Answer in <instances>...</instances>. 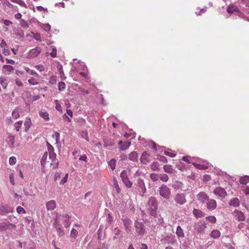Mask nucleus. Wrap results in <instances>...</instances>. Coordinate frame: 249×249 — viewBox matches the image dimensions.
Masks as SVG:
<instances>
[{"label": "nucleus", "mask_w": 249, "mask_h": 249, "mask_svg": "<svg viewBox=\"0 0 249 249\" xmlns=\"http://www.w3.org/2000/svg\"><path fill=\"white\" fill-rule=\"evenodd\" d=\"M32 125L31 120L30 118H26L24 122L25 130L27 131Z\"/></svg>", "instance_id": "obj_26"}, {"label": "nucleus", "mask_w": 249, "mask_h": 249, "mask_svg": "<svg viewBox=\"0 0 249 249\" xmlns=\"http://www.w3.org/2000/svg\"><path fill=\"white\" fill-rule=\"evenodd\" d=\"M41 51V49L40 48V47H37L34 49H33L29 51L28 55V57L29 58H33L36 57L39 55Z\"/></svg>", "instance_id": "obj_11"}, {"label": "nucleus", "mask_w": 249, "mask_h": 249, "mask_svg": "<svg viewBox=\"0 0 249 249\" xmlns=\"http://www.w3.org/2000/svg\"><path fill=\"white\" fill-rule=\"evenodd\" d=\"M17 211L19 214L21 213H26L25 210L22 207H21L20 206H18L17 208Z\"/></svg>", "instance_id": "obj_49"}, {"label": "nucleus", "mask_w": 249, "mask_h": 249, "mask_svg": "<svg viewBox=\"0 0 249 249\" xmlns=\"http://www.w3.org/2000/svg\"><path fill=\"white\" fill-rule=\"evenodd\" d=\"M163 169L164 172L167 173L172 174L174 172V169L171 165H165L163 166Z\"/></svg>", "instance_id": "obj_24"}, {"label": "nucleus", "mask_w": 249, "mask_h": 249, "mask_svg": "<svg viewBox=\"0 0 249 249\" xmlns=\"http://www.w3.org/2000/svg\"><path fill=\"white\" fill-rule=\"evenodd\" d=\"M159 179L162 181L167 182L169 179V177L166 174H159Z\"/></svg>", "instance_id": "obj_36"}, {"label": "nucleus", "mask_w": 249, "mask_h": 249, "mask_svg": "<svg viewBox=\"0 0 249 249\" xmlns=\"http://www.w3.org/2000/svg\"><path fill=\"white\" fill-rule=\"evenodd\" d=\"M172 187L175 190L181 189L183 191H186V189H184V186L183 183L178 180H175L173 182Z\"/></svg>", "instance_id": "obj_16"}, {"label": "nucleus", "mask_w": 249, "mask_h": 249, "mask_svg": "<svg viewBox=\"0 0 249 249\" xmlns=\"http://www.w3.org/2000/svg\"><path fill=\"white\" fill-rule=\"evenodd\" d=\"M160 195L165 199H169L171 196L170 189L165 185L162 184L159 188Z\"/></svg>", "instance_id": "obj_3"}, {"label": "nucleus", "mask_w": 249, "mask_h": 249, "mask_svg": "<svg viewBox=\"0 0 249 249\" xmlns=\"http://www.w3.org/2000/svg\"><path fill=\"white\" fill-rule=\"evenodd\" d=\"M53 137L55 138L56 142L57 143L59 141L60 134L58 132H56L53 135Z\"/></svg>", "instance_id": "obj_53"}, {"label": "nucleus", "mask_w": 249, "mask_h": 249, "mask_svg": "<svg viewBox=\"0 0 249 249\" xmlns=\"http://www.w3.org/2000/svg\"><path fill=\"white\" fill-rule=\"evenodd\" d=\"M164 154L165 155H167V156H168L170 157H172V158H173V157H175L176 156V154H174V153H171V152H167V151H165L164 152Z\"/></svg>", "instance_id": "obj_61"}, {"label": "nucleus", "mask_w": 249, "mask_h": 249, "mask_svg": "<svg viewBox=\"0 0 249 249\" xmlns=\"http://www.w3.org/2000/svg\"><path fill=\"white\" fill-rule=\"evenodd\" d=\"M48 157V153L47 152H46L44 153V154L43 155L41 159V164L42 166H44L46 162V160Z\"/></svg>", "instance_id": "obj_35"}, {"label": "nucleus", "mask_w": 249, "mask_h": 249, "mask_svg": "<svg viewBox=\"0 0 249 249\" xmlns=\"http://www.w3.org/2000/svg\"><path fill=\"white\" fill-rule=\"evenodd\" d=\"M116 162V160L114 159H111L108 162V165L112 170H114L115 168Z\"/></svg>", "instance_id": "obj_37"}, {"label": "nucleus", "mask_w": 249, "mask_h": 249, "mask_svg": "<svg viewBox=\"0 0 249 249\" xmlns=\"http://www.w3.org/2000/svg\"><path fill=\"white\" fill-rule=\"evenodd\" d=\"M2 21L3 22V23L6 26H10V25H11L12 24V22L11 21L9 20L2 19Z\"/></svg>", "instance_id": "obj_62"}, {"label": "nucleus", "mask_w": 249, "mask_h": 249, "mask_svg": "<svg viewBox=\"0 0 249 249\" xmlns=\"http://www.w3.org/2000/svg\"><path fill=\"white\" fill-rule=\"evenodd\" d=\"M120 177L122 178V180L123 179L128 178V176L126 171L125 170H123L121 173Z\"/></svg>", "instance_id": "obj_47"}, {"label": "nucleus", "mask_w": 249, "mask_h": 249, "mask_svg": "<svg viewBox=\"0 0 249 249\" xmlns=\"http://www.w3.org/2000/svg\"><path fill=\"white\" fill-rule=\"evenodd\" d=\"M35 79L32 77V78L29 79L28 80V82L31 85H35L37 84V83H35Z\"/></svg>", "instance_id": "obj_60"}, {"label": "nucleus", "mask_w": 249, "mask_h": 249, "mask_svg": "<svg viewBox=\"0 0 249 249\" xmlns=\"http://www.w3.org/2000/svg\"><path fill=\"white\" fill-rule=\"evenodd\" d=\"M206 219L212 223H215L216 221L215 217L213 215L208 216L206 217Z\"/></svg>", "instance_id": "obj_42"}, {"label": "nucleus", "mask_w": 249, "mask_h": 249, "mask_svg": "<svg viewBox=\"0 0 249 249\" xmlns=\"http://www.w3.org/2000/svg\"><path fill=\"white\" fill-rule=\"evenodd\" d=\"M0 84L3 89H5L8 85L6 79L2 76H0Z\"/></svg>", "instance_id": "obj_30"}, {"label": "nucleus", "mask_w": 249, "mask_h": 249, "mask_svg": "<svg viewBox=\"0 0 249 249\" xmlns=\"http://www.w3.org/2000/svg\"><path fill=\"white\" fill-rule=\"evenodd\" d=\"M16 229V226L13 224L10 223V222L5 223L2 222L0 223V231H6V230H15Z\"/></svg>", "instance_id": "obj_7"}, {"label": "nucleus", "mask_w": 249, "mask_h": 249, "mask_svg": "<svg viewBox=\"0 0 249 249\" xmlns=\"http://www.w3.org/2000/svg\"><path fill=\"white\" fill-rule=\"evenodd\" d=\"M134 227L139 236L142 237L146 233V228L143 222L136 220L134 222Z\"/></svg>", "instance_id": "obj_2"}, {"label": "nucleus", "mask_w": 249, "mask_h": 249, "mask_svg": "<svg viewBox=\"0 0 249 249\" xmlns=\"http://www.w3.org/2000/svg\"><path fill=\"white\" fill-rule=\"evenodd\" d=\"M122 220L123 222L125 230L127 232L130 231L131 225L132 224V221L128 218L125 216H123Z\"/></svg>", "instance_id": "obj_13"}, {"label": "nucleus", "mask_w": 249, "mask_h": 249, "mask_svg": "<svg viewBox=\"0 0 249 249\" xmlns=\"http://www.w3.org/2000/svg\"><path fill=\"white\" fill-rule=\"evenodd\" d=\"M227 11L229 13H233L234 12H239V10L238 7L234 4H230L227 8Z\"/></svg>", "instance_id": "obj_18"}, {"label": "nucleus", "mask_w": 249, "mask_h": 249, "mask_svg": "<svg viewBox=\"0 0 249 249\" xmlns=\"http://www.w3.org/2000/svg\"><path fill=\"white\" fill-rule=\"evenodd\" d=\"M52 163H51V164L53 165V168H56L58 167V164H59V161L57 159H56V160H55V161L52 160Z\"/></svg>", "instance_id": "obj_54"}, {"label": "nucleus", "mask_w": 249, "mask_h": 249, "mask_svg": "<svg viewBox=\"0 0 249 249\" xmlns=\"http://www.w3.org/2000/svg\"><path fill=\"white\" fill-rule=\"evenodd\" d=\"M61 172H56L54 176V180L56 181L57 179H59L61 177Z\"/></svg>", "instance_id": "obj_59"}, {"label": "nucleus", "mask_w": 249, "mask_h": 249, "mask_svg": "<svg viewBox=\"0 0 249 249\" xmlns=\"http://www.w3.org/2000/svg\"><path fill=\"white\" fill-rule=\"evenodd\" d=\"M57 50L56 48H53L52 50V52L50 53V55L53 57H55L56 56Z\"/></svg>", "instance_id": "obj_56"}, {"label": "nucleus", "mask_w": 249, "mask_h": 249, "mask_svg": "<svg viewBox=\"0 0 249 249\" xmlns=\"http://www.w3.org/2000/svg\"><path fill=\"white\" fill-rule=\"evenodd\" d=\"M9 164L10 165H14L16 162V158L15 157H11L9 159Z\"/></svg>", "instance_id": "obj_51"}, {"label": "nucleus", "mask_w": 249, "mask_h": 249, "mask_svg": "<svg viewBox=\"0 0 249 249\" xmlns=\"http://www.w3.org/2000/svg\"><path fill=\"white\" fill-rule=\"evenodd\" d=\"M147 246L144 243H142L140 247V249H147Z\"/></svg>", "instance_id": "obj_64"}, {"label": "nucleus", "mask_w": 249, "mask_h": 249, "mask_svg": "<svg viewBox=\"0 0 249 249\" xmlns=\"http://www.w3.org/2000/svg\"><path fill=\"white\" fill-rule=\"evenodd\" d=\"M16 3L18 4L22 7H27L26 4L22 0H17V1H16Z\"/></svg>", "instance_id": "obj_52"}, {"label": "nucleus", "mask_w": 249, "mask_h": 249, "mask_svg": "<svg viewBox=\"0 0 249 249\" xmlns=\"http://www.w3.org/2000/svg\"><path fill=\"white\" fill-rule=\"evenodd\" d=\"M12 117L14 119H17L19 117V111L18 109L14 110L12 114Z\"/></svg>", "instance_id": "obj_44"}, {"label": "nucleus", "mask_w": 249, "mask_h": 249, "mask_svg": "<svg viewBox=\"0 0 249 249\" xmlns=\"http://www.w3.org/2000/svg\"><path fill=\"white\" fill-rule=\"evenodd\" d=\"M49 153L50 159H51L52 160H56V159H57L56 154L53 151L49 152Z\"/></svg>", "instance_id": "obj_43"}, {"label": "nucleus", "mask_w": 249, "mask_h": 249, "mask_svg": "<svg viewBox=\"0 0 249 249\" xmlns=\"http://www.w3.org/2000/svg\"><path fill=\"white\" fill-rule=\"evenodd\" d=\"M39 115L46 120H48L49 119V114L47 112H40Z\"/></svg>", "instance_id": "obj_40"}, {"label": "nucleus", "mask_w": 249, "mask_h": 249, "mask_svg": "<svg viewBox=\"0 0 249 249\" xmlns=\"http://www.w3.org/2000/svg\"><path fill=\"white\" fill-rule=\"evenodd\" d=\"M194 165L197 168L201 169V170L205 169L207 168V167L206 166L201 165V164H194Z\"/></svg>", "instance_id": "obj_58"}, {"label": "nucleus", "mask_w": 249, "mask_h": 249, "mask_svg": "<svg viewBox=\"0 0 249 249\" xmlns=\"http://www.w3.org/2000/svg\"><path fill=\"white\" fill-rule=\"evenodd\" d=\"M63 217H65L66 218V220L64 221V226L65 228H67L69 227L70 225V218H71L70 216L68 214H64L62 215Z\"/></svg>", "instance_id": "obj_29"}, {"label": "nucleus", "mask_w": 249, "mask_h": 249, "mask_svg": "<svg viewBox=\"0 0 249 249\" xmlns=\"http://www.w3.org/2000/svg\"><path fill=\"white\" fill-rule=\"evenodd\" d=\"M68 174H66L65 176V177L63 178V179L60 181V184H64L65 183H66L68 179Z\"/></svg>", "instance_id": "obj_57"}, {"label": "nucleus", "mask_w": 249, "mask_h": 249, "mask_svg": "<svg viewBox=\"0 0 249 249\" xmlns=\"http://www.w3.org/2000/svg\"><path fill=\"white\" fill-rule=\"evenodd\" d=\"M150 179L153 181L156 182L159 179V174L156 173H151L150 175Z\"/></svg>", "instance_id": "obj_34"}, {"label": "nucleus", "mask_w": 249, "mask_h": 249, "mask_svg": "<svg viewBox=\"0 0 249 249\" xmlns=\"http://www.w3.org/2000/svg\"><path fill=\"white\" fill-rule=\"evenodd\" d=\"M56 207L55 201L53 200L48 201L46 204V208L48 210H53Z\"/></svg>", "instance_id": "obj_20"}, {"label": "nucleus", "mask_w": 249, "mask_h": 249, "mask_svg": "<svg viewBox=\"0 0 249 249\" xmlns=\"http://www.w3.org/2000/svg\"><path fill=\"white\" fill-rule=\"evenodd\" d=\"M194 227L195 229L199 233H203L206 228V223L203 221H200L196 223Z\"/></svg>", "instance_id": "obj_10"}, {"label": "nucleus", "mask_w": 249, "mask_h": 249, "mask_svg": "<svg viewBox=\"0 0 249 249\" xmlns=\"http://www.w3.org/2000/svg\"><path fill=\"white\" fill-rule=\"evenodd\" d=\"M233 213L235 219L238 221H243L245 220V216L241 211L235 210Z\"/></svg>", "instance_id": "obj_15"}, {"label": "nucleus", "mask_w": 249, "mask_h": 249, "mask_svg": "<svg viewBox=\"0 0 249 249\" xmlns=\"http://www.w3.org/2000/svg\"><path fill=\"white\" fill-rule=\"evenodd\" d=\"M149 155L146 152H144L140 158V161L143 164H147L149 162Z\"/></svg>", "instance_id": "obj_17"}, {"label": "nucleus", "mask_w": 249, "mask_h": 249, "mask_svg": "<svg viewBox=\"0 0 249 249\" xmlns=\"http://www.w3.org/2000/svg\"><path fill=\"white\" fill-rule=\"evenodd\" d=\"M206 204L207 208L210 211L214 210L217 207L216 201L213 199L209 198Z\"/></svg>", "instance_id": "obj_14"}, {"label": "nucleus", "mask_w": 249, "mask_h": 249, "mask_svg": "<svg viewBox=\"0 0 249 249\" xmlns=\"http://www.w3.org/2000/svg\"><path fill=\"white\" fill-rule=\"evenodd\" d=\"M128 158L133 161L137 162L138 160V154L136 152L133 151L129 154Z\"/></svg>", "instance_id": "obj_22"}, {"label": "nucleus", "mask_w": 249, "mask_h": 249, "mask_svg": "<svg viewBox=\"0 0 249 249\" xmlns=\"http://www.w3.org/2000/svg\"><path fill=\"white\" fill-rule=\"evenodd\" d=\"M2 53L5 55H9L10 54V51L8 49L4 48V49L3 50V51H2Z\"/></svg>", "instance_id": "obj_63"}, {"label": "nucleus", "mask_w": 249, "mask_h": 249, "mask_svg": "<svg viewBox=\"0 0 249 249\" xmlns=\"http://www.w3.org/2000/svg\"><path fill=\"white\" fill-rule=\"evenodd\" d=\"M53 227L55 228L57 231L59 236H61L64 235V232L63 231V228L62 226L59 223L57 220H55L54 222L53 223Z\"/></svg>", "instance_id": "obj_12"}, {"label": "nucleus", "mask_w": 249, "mask_h": 249, "mask_svg": "<svg viewBox=\"0 0 249 249\" xmlns=\"http://www.w3.org/2000/svg\"><path fill=\"white\" fill-rule=\"evenodd\" d=\"M2 69L5 71L11 72L14 70V67L10 65H3Z\"/></svg>", "instance_id": "obj_41"}, {"label": "nucleus", "mask_w": 249, "mask_h": 249, "mask_svg": "<svg viewBox=\"0 0 249 249\" xmlns=\"http://www.w3.org/2000/svg\"><path fill=\"white\" fill-rule=\"evenodd\" d=\"M22 122H17L15 124V127L16 131H18L21 127Z\"/></svg>", "instance_id": "obj_48"}, {"label": "nucleus", "mask_w": 249, "mask_h": 249, "mask_svg": "<svg viewBox=\"0 0 249 249\" xmlns=\"http://www.w3.org/2000/svg\"><path fill=\"white\" fill-rule=\"evenodd\" d=\"M211 236L213 238H218L220 235V232L218 230H213L211 234Z\"/></svg>", "instance_id": "obj_32"}, {"label": "nucleus", "mask_w": 249, "mask_h": 249, "mask_svg": "<svg viewBox=\"0 0 249 249\" xmlns=\"http://www.w3.org/2000/svg\"><path fill=\"white\" fill-rule=\"evenodd\" d=\"M131 144V142H126L123 143V145H121L120 147V150H125L128 148Z\"/></svg>", "instance_id": "obj_31"}, {"label": "nucleus", "mask_w": 249, "mask_h": 249, "mask_svg": "<svg viewBox=\"0 0 249 249\" xmlns=\"http://www.w3.org/2000/svg\"><path fill=\"white\" fill-rule=\"evenodd\" d=\"M20 25L24 29H27L29 27V25L26 21L23 19H21L20 20Z\"/></svg>", "instance_id": "obj_38"}, {"label": "nucleus", "mask_w": 249, "mask_h": 249, "mask_svg": "<svg viewBox=\"0 0 249 249\" xmlns=\"http://www.w3.org/2000/svg\"><path fill=\"white\" fill-rule=\"evenodd\" d=\"M229 205L234 207H238L240 205V201L237 197H234L231 199L229 202Z\"/></svg>", "instance_id": "obj_19"}, {"label": "nucleus", "mask_w": 249, "mask_h": 249, "mask_svg": "<svg viewBox=\"0 0 249 249\" xmlns=\"http://www.w3.org/2000/svg\"><path fill=\"white\" fill-rule=\"evenodd\" d=\"M123 182L125 184L126 187L131 188L132 185V182L129 180V178H126L122 179Z\"/></svg>", "instance_id": "obj_33"}, {"label": "nucleus", "mask_w": 249, "mask_h": 249, "mask_svg": "<svg viewBox=\"0 0 249 249\" xmlns=\"http://www.w3.org/2000/svg\"><path fill=\"white\" fill-rule=\"evenodd\" d=\"M42 28L46 32L49 31L51 29V26L49 24H44L43 25Z\"/></svg>", "instance_id": "obj_50"}, {"label": "nucleus", "mask_w": 249, "mask_h": 249, "mask_svg": "<svg viewBox=\"0 0 249 249\" xmlns=\"http://www.w3.org/2000/svg\"><path fill=\"white\" fill-rule=\"evenodd\" d=\"M193 213L196 218L202 217L205 215L204 212L199 209H194Z\"/></svg>", "instance_id": "obj_23"}, {"label": "nucleus", "mask_w": 249, "mask_h": 249, "mask_svg": "<svg viewBox=\"0 0 249 249\" xmlns=\"http://www.w3.org/2000/svg\"><path fill=\"white\" fill-rule=\"evenodd\" d=\"M197 200L202 204L206 203L209 199V196L204 192H200L196 195Z\"/></svg>", "instance_id": "obj_9"}, {"label": "nucleus", "mask_w": 249, "mask_h": 249, "mask_svg": "<svg viewBox=\"0 0 249 249\" xmlns=\"http://www.w3.org/2000/svg\"><path fill=\"white\" fill-rule=\"evenodd\" d=\"M160 242L162 244H171L172 245H175L177 241L175 238V236L172 234L170 235H168L165 236L164 238H162L160 240Z\"/></svg>", "instance_id": "obj_5"}, {"label": "nucleus", "mask_w": 249, "mask_h": 249, "mask_svg": "<svg viewBox=\"0 0 249 249\" xmlns=\"http://www.w3.org/2000/svg\"><path fill=\"white\" fill-rule=\"evenodd\" d=\"M158 203L156 198L151 196L148 200L146 205L147 210L149 214L152 216H156L158 210Z\"/></svg>", "instance_id": "obj_1"}, {"label": "nucleus", "mask_w": 249, "mask_h": 249, "mask_svg": "<svg viewBox=\"0 0 249 249\" xmlns=\"http://www.w3.org/2000/svg\"><path fill=\"white\" fill-rule=\"evenodd\" d=\"M57 81V78L56 76H53L51 77L50 83L52 84H55Z\"/></svg>", "instance_id": "obj_55"}, {"label": "nucleus", "mask_w": 249, "mask_h": 249, "mask_svg": "<svg viewBox=\"0 0 249 249\" xmlns=\"http://www.w3.org/2000/svg\"><path fill=\"white\" fill-rule=\"evenodd\" d=\"M176 234L178 237H184L183 231L179 226H178L177 228Z\"/></svg>", "instance_id": "obj_27"}, {"label": "nucleus", "mask_w": 249, "mask_h": 249, "mask_svg": "<svg viewBox=\"0 0 249 249\" xmlns=\"http://www.w3.org/2000/svg\"><path fill=\"white\" fill-rule=\"evenodd\" d=\"M213 193L214 195L218 196L222 198H225L227 196V193L225 189L221 187H215L213 191Z\"/></svg>", "instance_id": "obj_8"}, {"label": "nucleus", "mask_w": 249, "mask_h": 249, "mask_svg": "<svg viewBox=\"0 0 249 249\" xmlns=\"http://www.w3.org/2000/svg\"><path fill=\"white\" fill-rule=\"evenodd\" d=\"M136 185L138 186V190L140 192L139 195L140 196H143L144 194L146 191L144 180L141 178H139L137 180Z\"/></svg>", "instance_id": "obj_6"}, {"label": "nucleus", "mask_w": 249, "mask_h": 249, "mask_svg": "<svg viewBox=\"0 0 249 249\" xmlns=\"http://www.w3.org/2000/svg\"><path fill=\"white\" fill-rule=\"evenodd\" d=\"M6 141L8 143L10 147H13L15 143V136L12 135L8 136Z\"/></svg>", "instance_id": "obj_21"}, {"label": "nucleus", "mask_w": 249, "mask_h": 249, "mask_svg": "<svg viewBox=\"0 0 249 249\" xmlns=\"http://www.w3.org/2000/svg\"><path fill=\"white\" fill-rule=\"evenodd\" d=\"M239 181L241 184L246 185L249 182V176L246 175L241 177L239 179Z\"/></svg>", "instance_id": "obj_25"}, {"label": "nucleus", "mask_w": 249, "mask_h": 249, "mask_svg": "<svg viewBox=\"0 0 249 249\" xmlns=\"http://www.w3.org/2000/svg\"><path fill=\"white\" fill-rule=\"evenodd\" d=\"M65 88V84L63 82H60L58 83V89L59 91L63 90Z\"/></svg>", "instance_id": "obj_46"}, {"label": "nucleus", "mask_w": 249, "mask_h": 249, "mask_svg": "<svg viewBox=\"0 0 249 249\" xmlns=\"http://www.w3.org/2000/svg\"><path fill=\"white\" fill-rule=\"evenodd\" d=\"M174 200L177 204L180 205L184 204L187 202L186 195L183 193L177 194L175 196Z\"/></svg>", "instance_id": "obj_4"}, {"label": "nucleus", "mask_w": 249, "mask_h": 249, "mask_svg": "<svg viewBox=\"0 0 249 249\" xmlns=\"http://www.w3.org/2000/svg\"><path fill=\"white\" fill-rule=\"evenodd\" d=\"M78 234L77 231L75 229H72L71 232V236L74 238H75Z\"/></svg>", "instance_id": "obj_45"}, {"label": "nucleus", "mask_w": 249, "mask_h": 249, "mask_svg": "<svg viewBox=\"0 0 249 249\" xmlns=\"http://www.w3.org/2000/svg\"><path fill=\"white\" fill-rule=\"evenodd\" d=\"M0 212L1 213H7L12 212V208H6V207L2 206L0 207Z\"/></svg>", "instance_id": "obj_28"}, {"label": "nucleus", "mask_w": 249, "mask_h": 249, "mask_svg": "<svg viewBox=\"0 0 249 249\" xmlns=\"http://www.w3.org/2000/svg\"><path fill=\"white\" fill-rule=\"evenodd\" d=\"M159 164L157 162H153L150 165L151 169L153 171H158Z\"/></svg>", "instance_id": "obj_39"}]
</instances>
